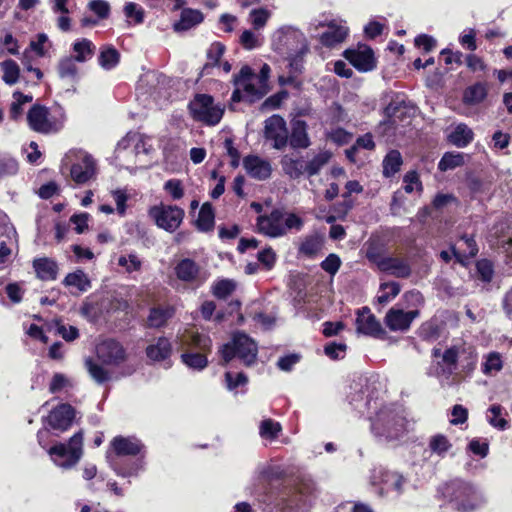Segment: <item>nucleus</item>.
I'll list each match as a JSON object with an SVG mask.
<instances>
[{
    "label": "nucleus",
    "mask_w": 512,
    "mask_h": 512,
    "mask_svg": "<svg viewBox=\"0 0 512 512\" xmlns=\"http://www.w3.org/2000/svg\"><path fill=\"white\" fill-rule=\"evenodd\" d=\"M503 368V361L500 353L490 352L485 356V360L482 364V372L485 375H491L497 373Z\"/></svg>",
    "instance_id": "864d4df0"
},
{
    "label": "nucleus",
    "mask_w": 512,
    "mask_h": 512,
    "mask_svg": "<svg viewBox=\"0 0 512 512\" xmlns=\"http://www.w3.org/2000/svg\"><path fill=\"white\" fill-rule=\"evenodd\" d=\"M356 331L359 334L379 337L384 331L381 323L371 313L368 307L358 310L356 317Z\"/></svg>",
    "instance_id": "4be33fe9"
},
{
    "label": "nucleus",
    "mask_w": 512,
    "mask_h": 512,
    "mask_svg": "<svg viewBox=\"0 0 512 512\" xmlns=\"http://www.w3.org/2000/svg\"><path fill=\"white\" fill-rule=\"evenodd\" d=\"M220 354L225 363H228L233 358L237 357L246 366H250L256 361L258 346L248 335L244 333H236L233 335L230 342L221 347Z\"/></svg>",
    "instance_id": "9d476101"
},
{
    "label": "nucleus",
    "mask_w": 512,
    "mask_h": 512,
    "mask_svg": "<svg viewBox=\"0 0 512 512\" xmlns=\"http://www.w3.org/2000/svg\"><path fill=\"white\" fill-rule=\"evenodd\" d=\"M378 267L381 271L398 278H406L411 274L407 261L398 257H384L378 262Z\"/></svg>",
    "instance_id": "c85d7f7f"
},
{
    "label": "nucleus",
    "mask_w": 512,
    "mask_h": 512,
    "mask_svg": "<svg viewBox=\"0 0 512 512\" xmlns=\"http://www.w3.org/2000/svg\"><path fill=\"white\" fill-rule=\"evenodd\" d=\"M98 358L107 365H119L126 358L123 346L115 340H105L97 347Z\"/></svg>",
    "instance_id": "5701e85b"
},
{
    "label": "nucleus",
    "mask_w": 512,
    "mask_h": 512,
    "mask_svg": "<svg viewBox=\"0 0 512 512\" xmlns=\"http://www.w3.org/2000/svg\"><path fill=\"white\" fill-rule=\"evenodd\" d=\"M271 69L268 64H263L259 75H255L249 66H243L240 72L234 76L235 89L231 99L233 102L246 100L253 102L260 99L268 92V78Z\"/></svg>",
    "instance_id": "7ed1b4c3"
},
{
    "label": "nucleus",
    "mask_w": 512,
    "mask_h": 512,
    "mask_svg": "<svg viewBox=\"0 0 512 512\" xmlns=\"http://www.w3.org/2000/svg\"><path fill=\"white\" fill-rule=\"evenodd\" d=\"M184 215V210L175 205L159 204L149 209V216L155 224L167 232L176 231L181 225Z\"/></svg>",
    "instance_id": "4468645a"
},
{
    "label": "nucleus",
    "mask_w": 512,
    "mask_h": 512,
    "mask_svg": "<svg viewBox=\"0 0 512 512\" xmlns=\"http://www.w3.org/2000/svg\"><path fill=\"white\" fill-rule=\"evenodd\" d=\"M122 147L121 140L118 142L115 149V162L120 168L133 169L139 165L138 159L134 154L133 148L130 145Z\"/></svg>",
    "instance_id": "72a5a7b5"
},
{
    "label": "nucleus",
    "mask_w": 512,
    "mask_h": 512,
    "mask_svg": "<svg viewBox=\"0 0 512 512\" xmlns=\"http://www.w3.org/2000/svg\"><path fill=\"white\" fill-rule=\"evenodd\" d=\"M281 431V425L272 419H265L260 424V436L264 439L273 440Z\"/></svg>",
    "instance_id": "13d9d810"
},
{
    "label": "nucleus",
    "mask_w": 512,
    "mask_h": 512,
    "mask_svg": "<svg viewBox=\"0 0 512 512\" xmlns=\"http://www.w3.org/2000/svg\"><path fill=\"white\" fill-rule=\"evenodd\" d=\"M203 19L204 16L201 11L186 8L182 10L180 19L174 23L173 28L177 32L187 31L200 24Z\"/></svg>",
    "instance_id": "473e14b6"
},
{
    "label": "nucleus",
    "mask_w": 512,
    "mask_h": 512,
    "mask_svg": "<svg viewBox=\"0 0 512 512\" xmlns=\"http://www.w3.org/2000/svg\"><path fill=\"white\" fill-rule=\"evenodd\" d=\"M88 7L101 19L108 18L110 14V5L105 0H91L88 4Z\"/></svg>",
    "instance_id": "774afa93"
},
{
    "label": "nucleus",
    "mask_w": 512,
    "mask_h": 512,
    "mask_svg": "<svg viewBox=\"0 0 512 512\" xmlns=\"http://www.w3.org/2000/svg\"><path fill=\"white\" fill-rule=\"evenodd\" d=\"M178 344L183 350L182 362L189 368L195 370L204 369L208 360L205 353L211 351L212 341L198 332H186L178 337Z\"/></svg>",
    "instance_id": "0eeeda50"
},
{
    "label": "nucleus",
    "mask_w": 512,
    "mask_h": 512,
    "mask_svg": "<svg viewBox=\"0 0 512 512\" xmlns=\"http://www.w3.org/2000/svg\"><path fill=\"white\" fill-rule=\"evenodd\" d=\"M367 408L378 409L370 416L371 431L382 441H392L401 437L407 430V422L400 409L394 405H381L377 400H367L364 404Z\"/></svg>",
    "instance_id": "f257e3e1"
},
{
    "label": "nucleus",
    "mask_w": 512,
    "mask_h": 512,
    "mask_svg": "<svg viewBox=\"0 0 512 512\" xmlns=\"http://www.w3.org/2000/svg\"><path fill=\"white\" fill-rule=\"evenodd\" d=\"M401 287L397 282H387L380 285L378 303L385 305L400 293Z\"/></svg>",
    "instance_id": "603ef678"
},
{
    "label": "nucleus",
    "mask_w": 512,
    "mask_h": 512,
    "mask_svg": "<svg viewBox=\"0 0 512 512\" xmlns=\"http://www.w3.org/2000/svg\"><path fill=\"white\" fill-rule=\"evenodd\" d=\"M478 253L477 244L472 236H463L453 247V256L462 265H466V261Z\"/></svg>",
    "instance_id": "c756f323"
},
{
    "label": "nucleus",
    "mask_w": 512,
    "mask_h": 512,
    "mask_svg": "<svg viewBox=\"0 0 512 512\" xmlns=\"http://www.w3.org/2000/svg\"><path fill=\"white\" fill-rule=\"evenodd\" d=\"M344 57L361 72L371 71L376 66L373 51L366 45H358L355 49L346 50Z\"/></svg>",
    "instance_id": "aec40b11"
},
{
    "label": "nucleus",
    "mask_w": 512,
    "mask_h": 512,
    "mask_svg": "<svg viewBox=\"0 0 512 512\" xmlns=\"http://www.w3.org/2000/svg\"><path fill=\"white\" fill-rule=\"evenodd\" d=\"M175 313L172 306L152 308L148 316V324L150 327L158 328L163 326L168 319Z\"/></svg>",
    "instance_id": "58836bf2"
},
{
    "label": "nucleus",
    "mask_w": 512,
    "mask_h": 512,
    "mask_svg": "<svg viewBox=\"0 0 512 512\" xmlns=\"http://www.w3.org/2000/svg\"><path fill=\"white\" fill-rule=\"evenodd\" d=\"M29 126L39 133L49 134L58 132L64 124V114L61 111L50 112L46 107L34 105L28 112Z\"/></svg>",
    "instance_id": "9b49d317"
},
{
    "label": "nucleus",
    "mask_w": 512,
    "mask_h": 512,
    "mask_svg": "<svg viewBox=\"0 0 512 512\" xmlns=\"http://www.w3.org/2000/svg\"><path fill=\"white\" fill-rule=\"evenodd\" d=\"M315 491V484L308 475L298 476L292 487L284 489L278 496L274 512H303Z\"/></svg>",
    "instance_id": "39448f33"
},
{
    "label": "nucleus",
    "mask_w": 512,
    "mask_h": 512,
    "mask_svg": "<svg viewBox=\"0 0 512 512\" xmlns=\"http://www.w3.org/2000/svg\"><path fill=\"white\" fill-rule=\"evenodd\" d=\"M487 94V84L478 82L465 89L463 93V102L467 105H477L485 100Z\"/></svg>",
    "instance_id": "c9c22d12"
},
{
    "label": "nucleus",
    "mask_w": 512,
    "mask_h": 512,
    "mask_svg": "<svg viewBox=\"0 0 512 512\" xmlns=\"http://www.w3.org/2000/svg\"><path fill=\"white\" fill-rule=\"evenodd\" d=\"M97 174V165L95 159L86 152H78L76 162L70 169V175L77 184H85L94 179Z\"/></svg>",
    "instance_id": "dca6fc26"
},
{
    "label": "nucleus",
    "mask_w": 512,
    "mask_h": 512,
    "mask_svg": "<svg viewBox=\"0 0 512 512\" xmlns=\"http://www.w3.org/2000/svg\"><path fill=\"white\" fill-rule=\"evenodd\" d=\"M119 59L120 54L114 47L104 46L98 56V63L103 69L111 70L119 63Z\"/></svg>",
    "instance_id": "c03bdc74"
},
{
    "label": "nucleus",
    "mask_w": 512,
    "mask_h": 512,
    "mask_svg": "<svg viewBox=\"0 0 512 512\" xmlns=\"http://www.w3.org/2000/svg\"><path fill=\"white\" fill-rule=\"evenodd\" d=\"M33 268L37 277L44 281L55 280L58 274L57 263L47 257L34 259Z\"/></svg>",
    "instance_id": "7c9ffc66"
},
{
    "label": "nucleus",
    "mask_w": 512,
    "mask_h": 512,
    "mask_svg": "<svg viewBox=\"0 0 512 512\" xmlns=\"http://www.w3.org/2000/svg\"><path fill=\"white\" fill-rule=\"evenodd\" d=\"M331 153L328 151H321L316 154L311 160L305 162L306 173L308 176L316 175L320 170L329 162Z\"/></svg>",
    "instance_id": "de8ad7c7"
},
{
    "label": "nucleus",
    "mask_w": 512,
    "mask_h": 512,
    "mask_svg": "<svg viewBox=\"0 0 512 512\" xmlns=\"http://www.w3.org/2000/svg\"><path fill=\"white\" fill-rule=\"evenodd\" d=\"M256 226L259 233L270 238H279L291 230L300 231L304 221L295 213L275 209L267 215L259 216Z\"/></svg>",
    "instance_id": "423d86ee"
},
{
    "label": "nucleus",
    "mask_w": 512,
    "mask_h": 512,
    "mask_svg": "<svg viewBox=\"0 0 512 512\" xmlns=\"http://www.w3.org/2000/svg\"><path fill=\"white\" fill-rule=\"evenodd\" d=\"M402 165V156L399 151L391 150L383 160V174L391 177L396 174Z\"/></svg>",
    "instance_id": "a18cd8bd"
},
{
    "label": "nucleus",
    "mask_w": 512,
    "mask_h": 512,
    "mask_svg": "<svg viewBox=\"0 0 512 512\" xmlns=\"http://www.w3.org/2000/svg\"><path fill=\"white\" fill-rule=\"evenodd\" d=\"M18 234L13 226H3L0 238V264L11 262L12 256L18 253Z\"/></svg>",
    "instance_id": "412c9836"
},
{
    "label": "nucleus",
    "mask_w": 512,
    "mask_h": 512,
    "mask_svg": "<svg viewBox=\"0 0 512 512\" xmlns=\"http://www.w3.org/2000/svg\"><path fill=\"white\" fill-rule=\"evenodd\" d=\"M164 190L171 196L173 200H179L184 196L182 183L178 179H170L165 182Z\"/></svg>",
    "instance_id": "338daca9"
},
{
    "label": "nucleus",
    "mask_w": 512,
    "mask_h": 512,
    "mask_svg": "<svg viewBox=\"0 0 512 512\" xmlns=\"http://www.w3.org/2000/svg\"><path fill=\"white\" fill-rule=\"evenodd\" d=\"M172 353L170 341L165 337L158 338L146 348L147 357L152 361H165Z\"/></svg>",
    "instance_id": "2f4dec72"
},
{
    "label": "nucleus",
    "mask_w": 512,
    "mask_h": 512,
    "mask_svg": "<svg viewBox=\"0 0 512 512\" xmlns=\"http://www.w3.org/2000/svg\"><path fill=\"white\" fill-rule=\"evenodd\" d=\"M76 60L73 57L67 56L60 59L57 71L61 79L69 80L74 82L78 78V68L76 66Z\"/></svg>",
    "instance_id": "ea45409f"
},
{
    "label": "nucleus",
    "mask_w": 512,
    "mask_h": 512,
    "mask_svg": "<svg viewBox=\"0 0 512 512\" xmlns=\"http://www.w3.org/2000/svg\"><path fill=\"white\" fill-rule=\"evenodd\" d=\"M289 142L293 148H307L310 145L307 125L303 120H295L292 123V132Z\"/></svg>",
    "instance_id": "f704fd0d"
},
{
    "label": "nucleus",
    "mask_w": 512,
    "mask_h": 512,
    "mask_svg": "<svg viewBox=\"0 0 512 512\" xmlns=\"http://www.w3.org/2000/svg\"><path fill=\"white\" fill-rule=\"evenodd\" d=\"M117 263L128 273L139 271L142 266V262L136 254L121 255Z\"/></svg>",
    "instance_id": "680f3d73"
},
{
    "label": "nucleus",
    "mask_w": 512,
    "mask_h": 512,
    "mask_svg": "<svg viewBox=\"0 0 512 512\" xmlns=\"http://www.w3.org/2000/svg\"><path fill=\"white\" fill-rule=\"evenodd\" d=\"M47 452L56 466L65 470L72 469L79 463L84 453L82 431L75 433L67 443L53 445Z\"/></svg>",
    "instance_id": "1a4fd4ad"
},
{
    "label": "nucleus",
    "mask_w": 512,
    "mask_h": 512,
    "mask_svg": "<svg viewBox=\"0 0 512 512\" xmlns=\"http://www.w3.org/2000/svg\"><path fill=\"white\" fill-rule=\"evenodd\" d=\"M283 172L291 179H298L306 173L305 161L301 158L294 159L285 155L281 159Z\"/></svg>",
    "instance_id": "e433bc0d"
},
{
    "label": "nucleus",
    "mask_w": 512,
    "mask_h": 512,
    "mask_svg": "<svg viewBox=\"0 0 512 512\" xmlns=\"http://www.w3.org/2000/svg\"><path fill=\"white\" fill-rule=\"evenodd\" d=\"M322 27H326L327 30L320 35V42L329 48L344 42L349 33L346 22L341 19L330 21L314 19L309 23L308 31L311 36H317L318 30Z\"/></svg>",
    "instance_id": "ddd939ff"
},
{
    "label": "nucleus",
    "mask_w": 512,
    "mask_h": 512,
    "mask_svg": "<svg viewBox=\"0 0 512 512\" xmlns=\"http://www.w3.org/2000/svg\"><path fill=\"white\" fill-rule=\"evenodd\" d=\"M405 483L406 479L398 472L384 469L374 470L373 472L372 484L379 485L381 493H395L399 495Z\"/></svg>",
    "instance_id": "f3484780"
},
{
    "label": "nucleus",
    "mask_w": 512,
    "mask_h": 512,
    "mask_svg": "<svg viewBox=\"0 0 512 512\" xmlns=\"http://www.w3.org/2000/svg\"><path fill=\"white\" fill-rule=\"evenodd\" d=\"M95 48V45L86 38L76 41L73 44L74 60L81 63L88 61L92 58Z\"/></svg>",
    "instance_id": "37998d69"
},
{
    "label": "nucleus",
    "mask_w": 512,
    "mask_h": 512,
    "mask_svg": "<svg viewBox=\"0 0 512 512\" xmlns=\"http://www.w3.org/2000/svg\"><path fill=\"white\" fill-rule=\"evenodd\" d=\"M418 315L417 309L405 312L402 309L391 308L385 316V324L391 331H404L409 329L412 321Z\"/></svg>",
    "instance_id": "393cba45"
},
{
    "label": "nucleus",
    "mask_w": 512,
    "mask_h": 512,
    "mask_svg": "<svg viewBox=\"0 0 512 512\" xmlns=\"http://www.w3.org/2000/svg\"><path fill=\"white\" fill-rule=\"evenodd\" d=\"M464 155L462 153H445L441 158L438 168L441 171L452 170L456 167L463 165Z\"/></svg>",
    "instance_id": "6e6d98bb"
},
{
    "label": "nucleus",
    "mask_w": 512,
    "mask_h": 512,
    "mask_svg": "<svg viewBox=\"0 0 512 512\" xmlns=\"http://www.w3.org/2000/svg\"><path fill=\"white\" fill-rule=\"evenodd\" d=\"M122 147L130 145L136 155L139 166H144L142 157L149 154L152 150L151 138L139 132H128L125 137L121 139Z\"/></svg>",
    "instance_id": "a878e982"
},
{
    "label": "nucleus",
    "mask_w": 512,
    "mask_h": 512,
    "mask_svg": "<svg viewBox=\"0 0 512 512\" xmlns=\"http://www.w3.org/2000/svg\"><path fill=\"white\" fill-rule=\"evenodd\" d=\"M189 110L193 119L207 125L218 124L224 113L223 105L215 103L213 97L207 94H197L190 102Z\"/></svg>",
    "instance_id": "f8f14e48"
},
{
    "label": "nucleus",
    "mask_w": 512,
    "mask_h": 512,
    "mask_svg": "<svg viewBox=\"0 0 512 512\" xmlns=\"http://www.w3.org/2000/svg\"><path fill=\"white\" fill-rule=\"evenodd\" d=\"M449 140L457 147H465L473 140V131L461 123L450 133Z\"/></svg>",
    "instance_id": "a19ab883"
},
{
    "label": "nucleus",
    "mask_w": 512,
    "mask_h": 512,
    "mask_svg": "<svg viewBox=\"0 0 512 512\" xmlns=\"http://www.w3.org/2000/svg\"><path fill=\"white\" fill-rule=\"evenodd\" d=\"M214 210L211 204L204 203L199 211L196 221L197 227L201 231H209L214 226Z\"/></svg>",
    "instance_id": "49530a36"
},
{
    "label": "nucleus",
    "mask_w": 512,
    "mask_h": 512,
    "mask_svg": "<svg viewBox=\"0 0 512 512\" xmlns=\"http://www.w3.org/2000/svg\"><path fill=\"white\" fill-rule=\"evenodd\" d=\"M441 493L451 508L458 512L474 511L486 502L483 492L478 487L460 479L446 483Z\"/></svg>",
    "instance_id": "20e7f679"
},
{
    "label": "nucleus",
    "mask_w": 512,
    "mask_h": 512,
    "mask_svg": "<svg viewBox=\"0 0 512 512\" xmlns=\"http://www.w3.org/2000/svg\"><path fill=\"white\" fill-rule=\"evenodd\" d=\"M270 17L271 12L266 8L253 9L249 13V21L256 31H261Z\"/></svg>",
    "instance_id": "5fc2aeb1"
},
{
    "label": "nucleus",
    "mask_w": 512,
    "mask_h": 512,
    "mask_svg": "<svg viewBox=\"0 0 512 512\" xmlns=\"http://www.w3.org/2000/svg\"><path fill=\"white\" fill-rule=\"evenodd\" d=\"M265 137L273 141L275 149H282L288 142V130L285 120L279 115H273L265 121Z\"/></svg>",
    "instance_id": "6ab92c4d"
},
{
    "label": "nucleus",
    "mask_w": 512,
    "mask_h": 512,
    "mask_svg": "<svg viewBox=\"0 0 512 512\" xmlns=\"http://www.w3.org/2000/svg\"><path fill=\"white\" fill-rule=\"evenodd\" d=\"M272 48L289 60L290 70L298 74L303 68V57L308 52L305 35L293 26H283L272 35Z\"/></svg>",
    "instance_id": "f03ea898"
},
{
    "label": "nucleus",
    "mask_w": 512,
    "mask_h": 512,
    "mask_svg": "<svg viewBox=\"0 0 512 512\" xmlns=\"http://www.w3.org/2000/svg\"><path fill=\"white\" fill-rule=\"evenodd\" d=\"M225 383L228 390L233 391L240 386H244L247 383V377L243 373H225Z\"/></svg>",
    "instance_id": "69168bd1"
},
{
    "label": "nucleus",
    "mask_w": 512,
    "mask_h": 512,
    "mask_svg": "<svg viewBox=\"0 0 512 512\" xmlns=\"http://www.w3.org/2000/svg\"><path fill=\"white\" fill-rule=\"evenodd\" d=\"M64 284L66 286L75 287L80 292H85L90 287V281L88 277L81 270L69 273L64 279Z\"/></svg>",
    "instance_id": "09e8293b"
},
{
    "label": "nucleus",
    "mask_w": 512,
    "mask_h": 512,
    "mask_svg": "<svg viewBox=\"0 0 512 512\" xmlns=\"http://www.w3.org/2000/svg\"><path fill=\"white\" fill-rule=\"evenodd\" d=\"M112 197L116 204V211L120 216L126 213V202L129 199V194L126 189H116L111 192Z\"/></svg>",
    "instance_id": "0e129e2a"
},
{
    "label": "nucleus",
    "mask_w": 512,
    "mask_h": 512,
    "mask_svg": "<svg viewBox=\"0 0 512 512\" xmlns=\"http://www.w3.org/2000/svg\"><path fill=\"white\" fill-rule=\"evenodd\" d=\"M144 445L142 442L133 436H116L109 445L106 453H111V457L120 459L125 456H136L142 452Z\"/></svg>",
    "instance_id": "a211bd4d"
},
{
    "label": "nucleus",
    "mask_w": 512,
    "mask_h": 512,
    "mask_svg": "<svg viewBox=\"0 0 512 512\" xmlns=\"http://www.w3.org/2000/svg\"><path fill=\"white\" fill-rule=\"evenodd\" d=\"M1 69L3 71L2 79L8 85H14L18 82L20 76V68L18 64L8 59L1 63Z\"/></svg>",
    "instance_id": "3c124183"
},
{
    "label": "nucleus",
    "mask_w": 512,
    "mask_h": 512,
    "mask_svg": "<svg viewBox=\"0 0 512 512\" xmlns=\"http://www.w3.org/2000/svg\"><path fill=\"white\" fill-rule=\"evenodd\" d=\"M464 348L460 346H452L442 351L440 348L432 350L434 362L430 367L428 374L436 377L442 386H451L455 384L452 375L457 367V361Z\"/></svg>",
    "instance_id": "6e6552de"
},
{
    "label": "nucleus",
    "mask_w": 512,
    "mask_h": 512,
    "mask_svg": "<svg viewBox=\"0 0 512 512\" xmlns=\"http://www.w3.org/2000/svg\"><path fill=\"white\" fill-rule=\"evenodd\" d=\"M106 460L116 475L123 478L137 476L144 469L143 459L121 460L111 457V453H106Z\"/></svg>",
    "instance_id": "cd10ccee"
},
{
    "label": "nucleus",
    "mask_w": 512,
    "mask_h": 512,
    "mask_svg": "<svg viewBox=\"0 0 512 512\" xmlns=\"http://www.w3.org/2000/svg\"><path fill=\"white\" fill-rule=\"evenodd\" d=\"M29 46L38 56L43 57L51 48V42L45 33H39L35 39L31 40Z\"/></svg>",
    "instance_id": "bf43d9fd"
},
{
    "label": "nucleus",
    "mask_w": 512,
    "mask_h": 512,
    "mask_svg": "<svg viewBox=\"0 0 512 512\" xmlns=\"http://www.w3.org/2000/svg\"><path fill=\"white\" fill-rule=\"evenodd\" d=\"M85 366L90 376L97 382L103 383L109 379V374L101 365L95 363L92 359L85 361Z\"/></svg>",
    "instance_id": "052dcab7"
},
{
    "label": "nucleus",
    "mask_w": 512,
    "mask_h": 512,
    "mask_svg": "<svg viewBox=\"0 0 512 512\" xmlns=\"http://www.w3.org/2000/svg\"><path fill=\"white\" fill-rule=\"evenodd\" d=\"M235 283L229 279L217 281L213 285V294L220 299H225L235 290Z\"/></svg>",
    "instance_id": "e2e57ef3"
},
{
    "label": "nucleus",
    "mask_w": 512,
    "mask_h": 512,
    "mask_svg": "<svg viewBox=\"0 0 512 512\" xmlns=\"http://www.w3.org/2000/svg\"><path fill=\"white\" fill-rule=\"evenodd\" d=\"M323 238L318 234L307 235L301 241L298 252L306 257H313L321 251Z\"/></svg>",
    "instance_id": "4c0bfd02"
},
{
    "label": "nucleus",
    "mask_w": 512,
    "mask_h": 512,
    "mask_svg": "<svg viewBox=\"0 0 512 512\" xmlns=\"http://www.w3.org/2000/svg\"><path fill=\"white\" fill-rule=\"evenodd\" d=\"M239 43L244 49L253 50L263 45L264 37L260 31L246 29L241 33Z\"/></svg>",
    "instance_id": "79ce46f5"
},
{
    "label": "nucleus",
    "mask_w": 512,
    "mask_h": 512,
    "mask_svg": "<svg viewBox=\"0 0 512 512\" xmlns=\"http://www.w3.org/2000/svg\"><path fill=\"white\" fill-rule=\"evenodd\" d=\"M428 447L431 453L439 457H444L451 449L452 445L446 436L436 434L430 438Z\"/></svg>",
    "instance_id": "8fccbe9b"
},
{
    "label": "nucleus",
    "mask_w": 512,
    "mask_h": 512,
    "mask_svg": "<svg viewBox=\"0 0 512 512\" xmlns=\"http://www.w3.org/2000/svg\"><path fill=\"white\" fill-rule=\"evenodd\" d=\"M32 101L31 95H24L21 92L13 93V102L10 107V116L13 119H17L23 113L22 106Z\"/></svg>",
    "instance_id": "4d7b16f0"
},
{
    "label": "nucleus",
    "mask_w": 512,
    "mask_h": 512,
    "mask_svg": "<svg viewBox=\"0 0 512 512\" xmlns=\"http://www.w3.org/2000/svg\"><path fill=\"white\" fill-rule=\"evenodd\" d=\"M174 272L178 280L194 287L201 286L209 278L208 271L189 258L180 260Z\"/></svg>",
    "instance_id": "2eb2a0df"
},
{
    "label": "nucleus",
    "mask_w": 512,
    "mask_h": 512,
    "mask_svg": "<svg viewBox=\"0 0 512 512\" xmlns=\"http://www.w3.org/2000/svg\"><path fill=\"white\" fill-rule=\"evenodd\" d=\"M243 167L246 173L259 181L270 178L272 166L270 161L257 155H248L243 159Z\"/></svg>",
    "instance_id": "b1692460"
},
{
    "label": "nucleus",
    "mask_w": 512,
    "mask_h": 512,
    "mask_svg": "<svg viewBox=\"0 0 512 512\" xmlns=\"http://www.w3.org/2000/svg\"><path fill=\"white\" fill-rule=\"evenodd\" d=\"M75 418V410L69 404H60L47 417L49 426L54 430L66 431Z\"/></svg>",
    "instance_id": "bb28decb"
}]
</instances>
